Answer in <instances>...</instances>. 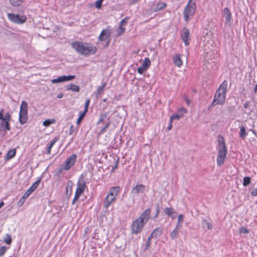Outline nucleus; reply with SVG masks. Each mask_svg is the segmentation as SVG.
Here are the masks:
<instances>
[{
  "label": "nucleus",
  "mask_w": 257,
  "mask_h": 257,
  "mask_svg": "<svg viewBox=\"0 0 257 257\" xmlns=\"http://www.w3.org/2000/svg\"><path fill=\"white\" fill-rule=\"evenodd\" d=\"M71 46L78 54L84 56L94 54L97 51L96 47L88 43L74 41Z\"/></svg>",
  "instance_id": "obj_1"
},
{
  "label": "nucleus",
  "mask_w": 257,
  "mask_h": 257,
  "mask_svg": "<svg viewBox=\"0 0 257 257\" xmlns=\"http://www.w3.org/2000/svg\"><path fill=\"white\" fill-rule=\"evenodd\" d=\"M218 153L217 157V164L220 166L222 165L226 158L227 150L223 137L219 136L218 137Z\"/></svg>",
  "instance_id": "obj_2"
},
{
  "label": "nucleus",
  "mask_w": 257,
  "mask_h": 257,
  "mask_svg": "<svg viewBox=\"0 0 257 257\" xmlns=\"http://www.w3.org/2000/svg\"><path fill=\"white\" fill-rule=\"evenodd\" d=\"M227 85V81L224 80L217 89L214 96L215 100H217V103L219 105H223L225 103Z\"/></svg>",
  "instance_id": "obj_3"
},
{
  "label": "nucleus",
  "mask_w": 257,
  "mask_h": 257,
  "mask_svg": "<svg viewBox=\"0 0 257 257\" xmlns=\"http://www.w3.org/2000/svg\"><path fill=\"white\" fill-rule=\"evenodd\" d=\"M84 179V176L83 174H81L79 178L76 185L77 186L74 197L72 202L73 204H74L79 199L80 196L84 192L85 188L87 187Z\"/></svg>",
  "instance_id": "obj_4"
},
{
  "label": "nucleus",
  "mask_w": 257,
  "mask_h": 257,
  "mask_svg": "<svg viewBox=\"0 0 257 257\" xmlns=\"http://www.w3.org/2000/svg\"><path fill=\"white\" fill-rule=\"evenodd\" d=\"M192 1H189L184 9L183 17L186 22L189 21L193 18L196 10V2H193Z\"/></svg>",
  "instance_id": "obj_5"
},
{
  "label": "nucleus",
  "mask_w": 257,
  "mask_h": 257,
  "mask_svg": "<svg viewBox=\"0 0 257 257\" xmlns=\"http://www.w3.org/2000/svg\"><path fill=\"white\" fill-rule=\"evenodd\" d=\"M145 224H146L144 223V222H142V221H141L140 219H136L131 224V233L133 234H137L140 233L142 231Z\"/></svg>",
  "instance_id": "obj_6"
},
{
  "label": "nucleus",
  "mask_w": 257,
  "mask_h": 257,
  "mask_svg": "<svg viewBox=\"0 0 257 257\" xmlns=\"http://www.w3.org/2000/svg\"><path fill=\"white\" fill-rule=\"evenodd\" d=\"M8 19L13 23L22 24L24 23L26 20L27 18L24 15L14 14L13 13H9L7 15Z\"/></svg>",
  "instance_id": "obj_7"
},
{
  "label": "nucleus",
  "mask_w": 257,
  "mask_h": 257,
  "mask_svg": "<svg viewBox=\"0 0 257 257\" xmlns=\"http://www.w3.org/2000/svg\"><path fill=\"white\" fill-rule=\"evenodd\" d=\"M111 32L109 29L103 30L98 37L100 41H106V46H107L110 41Z\"/></svg>",
  "instance_id": "obj_8"
},
{
  "label": "nucleus",
  "mask_w": 257,
  "mask_h": 257,
  "mask_svg": "<svg viewBox=\"0 0 257 257\" xmlns=\"http://www.w3.org/2000/svg\"><path fill=\"white\" fill-rule=\"evenodd\" d=\"M77 157V155L75 154L68 157L65 161V166L63 169L69 170L74 165L76 161Z\"/></svg>",
  "instance_id": "obj_9"
},
{
  "label": "nucleus",
  "mask_w": 257,
  "mask_h": 257,
  "mask_svg": "<svg viewBox=\"0 0 257 257\" xmlns=\"http://www.w3.org/2000/svg\"><path fill=\"white\" fill-rule=\"evenodd\" d=\"M146 187L143 184H138L134 187L131 193L134 196H139L140 194H143L145 192Z\"/></svg>",
  "instance_id": "obj_10"
},
{
  "label": "nucleus",
  "mask_w": 257,
  "mask_h": 257,
  "mask_svg": "<svg viewBox=\"0 0 257 257\" xmlns=\"http://www.w3.org/2000/svg\"><path fill=\"white\" fill-rule=\"evenodd\" d=\"M150 65L151 61L149 58H145L142 65L138 68V72L140 74H143V73L149 68Z\"/></svg>",
  "instance_id": "obj_11"
},
{
  "label": "nucleus",
  "mask_w": 257,
  "mask_h": 257,
  "mask_svg": "<svg viewBox=\"0 0 257 257\" xmlns=\"http://www.w3.org/2000/svg\"><path fill=\"white\" fill-rule=\"evenodd\" d=\"M111 193H108L103 201V207L106 210H107L111 203L115 200V197Z\"/></svg>",
  "instance_id": "obj_12"
},
{
  "label": "nucleus",
  "mask_w": 257,
  "mask_h": 257,
  "mask_svg": "<svg viewBox=\"0 0 257 257\" xmlns=\"http://www.w3.org/2000/svg\"><path fill=\"white\" fill-rule=\"evenodd\" d=\"M189 30L187 28H184L181 33V38L185 46L189 44Z\"/></svg>",
  "instance_id": "obj_13"
},
{
  "label": "nucleus",
  "mask_w": 257,
  "mask_h": 257,
  "mask_svg": "<svg viewBox=\"0 0 257 257\" xmlns=\"http://www.w3.org/2000/svg\"><path fill=\"white\" fill-rule=\"evenodd\" d=\"M151 208H147L146 209L139 217L137 218L138 219H140L141 221H142V222H144L145 224L147 223V222L148 221L149 219L151 217Z\"/></svg>",
  "instance_id": "obj_14"
},
{
  "label": "nucleus",
  "mask_w": 257,
  "mask_h": 257,
  "mask_svg": "<svg viewBox=\"0 0 257 257\" xmlns=\"http://www.w3.org/2000/svg\"><path fill=\"white\" fill-rule=\"evenodd\" d=\"M41 179H39L37 180L33 185L29 188V189L25 193L28 197L37 188L40 182Z\"/></svg>",
  "instance_id": "obj_15"
},
{
  "label": "nucleus",
  "mask_w": 257,
  "mask_h": 257,
  "mask_svg": "<svg viewBox=\"0 0 257 257\" xmlns=\"http://www.w3.org/2000/svg\"><path fill=\"white\" fill-rule=\"evenodd\" d=\"M164 211L165 214L171 217L173 219L176 218L177 214L175 209L172 208L166 207L164 209Z\"/></svg>",
  "instance_id": "obj_16"
},
{
  "label": "nucleus",
  "mask_w": 257,
  "mask_h": 257,
  "mask_svg": "<svg viewBox=\"0 0 257 257\" xmlns=\"http://www.w3.org/2000/svg\"><path fill=\"white\" fill-rule=\"evenodd\" d=\"M224 13L225 15V20L227 24H230L231 20V14L227 8L224 9Z\"/></svg>",
  "instance_id": "obj_17"
},
{
  "label": "nucleus",
  "mask_w": 257,
  "mask_h": 257,
  "mask_svg": "<svg viewBox=\"0 0 257 257\" xmlns=\"http://www.w3.org/2000/svg\"><path fill=\"white\" fill-rule=\"evenodd\" d=\"M19 113L28 114V104L24 100L22 101L21 104Z\"/></svg>",
  "instance_id": "obj_18"
},
{
  "label": "nucleus",
  "mask_w": 257,
  "mask_h": 257,
  "mask_svg": "<svg viewBox=\"0 0 257 257\" xmlns=\"http://www.w3.org/2000/svg\"><path fill=\"white\" fill-rule=\"evenodd\" d=\"M59 140L58 137H56L53 140H52L49 144L48 145L47 148V153L48 154H50L51 153V148L55 145V144Z\"/></svg>",
  "instance_id": "obj_19"
},
{
  "label": "nucleus",
  "mask_w": 257,
  "mask_h": 257,
  "mask_svg": "<svg viewBox=\"0 0 257 257\" xmlns=\"http://www.w3.org/2000/svg\"><path fill=\"white\" fill-rule=\"evenodd\" d=\"M105 86L106 83H103L101 86L97 87V90L94 92V94L96 97H98L100 94L103 93Z\"/></svg>",
  "instance_id": "obj_20"
},
{
  "label": "nucleus",
  "mask_w": 257,
  "mask_h": 257,
  "mask_svg": "<svg viewBox=\"0 0 257 257\" xmlns=\"http://www.w3.org/2000/svg\"><path fill=\"white\" fill-rule=\"evenodd\" d=\"M67 90H71L73 92H78L80 90L79 86L74 84H70L66 86Z\"/></svg>",
  "instance_id": "obj_21"
},
{
  "label": "nucleus",
  "mask_w": 257,
  "mask_h": 257,
  "mask_svg": "<svg viewBox=\"0 0 257 257\" xmlns=\"http://www.w3.org/2000/svg\"><path fill=\"white\" fill-rule=\"evenodd\" d=\"M163 232V229L161 227L156 228L152 232L155 238H158L160 237Z\"/></svg>",
  "instance_id": "obj_22"
},
{
  "label": "nucleus",
  "mask_w": 257,
  "mask_h": 257,
  "mask_svg": "<svg viewBox=\"0 0 257 257\" xmlns=\"http://www.w3.org/2000/svg\"><path fill=\"white\" fill-rule=\"evenodd\" d=\"M166 7V4L163 2H159L157 3L154 8V12H158L164 9Z\"/></svg>",
  "instance_id": "obj_23"
},
{
  "label": "nucleus",
  "mask_w": 257,
  "mask_h": 257,
  "mask_svg": "<svg viewBox=\"0 0 257 257\" xmlns=\"http://www.w3.org/2000/svg\"><path fill=\"white\" fill-rule=\"evenodd\" d=\"M0 128L5 130V131H10L11 125L10 122L2 121L0 123Z\"/></svg>",
  "instance_id": "obj_24"
},
{
  "label": "nucleus",
  "mask_w": 257,
  "mask_h": 257,
  "mask_svg": "<svg viewBox=\"0 0 257 257\" xmlns=\"http://www.w3.org/2000/svg\"><path fill=\"white\" fill-rule=\"evenodd\" d=\"M184 219V216L182 214H179L178 217V221L176 226V227L177 228L181 229L182 227V222H183Z\"/></svg>",
  "instance_id": "obj_25"
},
{
  "label": "nucleus",
  "mask_w": 257,
  "mask_h": 257,
  "mask_svg": "<svg viewBox=\"0 0 257 257\" xmlns=\"http://www.w3.org/2000/svg\"><path fill=\"white\" fill-rule=\"evenodd\" d=\"M174 63L178 67H180L182 65V61L179 55H176L173 58Z\"/></svg>",
  "instance_id": "obj_26"
},
{
  "label": "nucleus",
  "mask_w": 257,
  "mask_h": 257,
  "mask_svg": "<svg viewBox=\"0 0 257 257\" xmlns=\"http://www.w3.org/2000/svg\"><path fill=\"white\" fill-rule=\"evenodd\" d=\"M16 154V149H13L9 151L6 154V159L10 160L13 158Z\"/></svg>",
  "instance_id": "obj_27"
},
{
  "label": "nucleus",
  "mask_w": 257,
  "mask_h": 257,
  "mask_svg": "<svg viewBox=\"0 0 257 257\" xmlns=\"http://www.w3.org/2000/svg\"><path fill=\"white\" fill-rule=\"evenodd\" d=\"M19 120L21 124H25L28 120V114L19 113Z\"/></svg>",
  "instance_id": "obj_28"
},
{
  "label": "nucleus",
  "mask_w": 257,
  "mask_h": 257,
  "mask_svg": "<svg viewBox=\"0 0 257 257\" xmlns=\"http://www.w3.org/2000/svg\"><path fill=\"white\" fill-rule=\"evenodd\" d=\"M239 128V137L243 140L247 135V133L246 132L245 128L243 125L240 126Z\"/></svg>",
  "instance_id": "obj_29"
},
{
  "label": "nucleus",
  "mask_w": 257,
  "mask_h": 257,
  "mask_svg": "<svg viewBox=\"0 0 257 257\" xmlns=\"http://www.w3.org/2000/svg\"><path fill=\"white\" fill-rule=\"evenodd\" d=\"M179 230L180 228H177L176 227L172 231L170 234V237L172 240L176 239L178 236Z\"/></svg>",
  "instance_id": "obj_30"
},
{
  "label": "nucleus",
  "mask_w": 257,
  "mask_h": 257,
  "mask_svg": "<svg viewBox=\"0 0 257 257\" xmlns=\"http://www.w3.org/2000/svg\"><path fill=\"white\" fill-rule=\"evenodd\" d=\"M202 224L203 226L206 225L208 230L212 229V223L207 219L203 218L202 221Z\"/></svg>",
  "instance_id": "obj_31"
},
{
  "label": "nucleus",
  "mask_w": 257,
  "mask_h": 257,
  "mask_svg": "<svg viewBox=\"0 0 257 257\" xmlns=\"http://www.w3.org/2000/svg\"><path fill=\"white\" fill-rule=\"evenodd\" d=\"M120 190L119 187H113L110 188L108 193H112L111 194L113 195V196L115 197L118 194L119 191Z\"/></svg>",
  "instance_id": "obj_32"
},
{
  "label": "nucleus",
  "mask_w": 257,
  "mask_h": 257,
  "mask_svg": "<svg viewBox=\"0 0 257 257\" xmlns=\"http://www.w3.org/2000/svg\"><path fill=\"white\" fill-rule=\"evenodd\" d=\"M24 0H10V4L13 7H18L22 5Z\"/></svg>",
  "instance_id": "obj_33"
},
{
  "label": "nucleus",
  "mask_w": 257,
  "mask_h": 257,
  "mask_svg": "<svg viewBox=\"0 0 257 257\" xmlns=\"http://www.w3.org/2000/svg\"><path fill=\"white\" fill-rule=\"evenodd\" d=\"M65 82L64 76L58 77L56 79H53L51 80V82L53 84Z\"/></svg>",
  "instance_id": "obj_34"
},
{
  "label": "nucleus",
  "mask_w": 257,
  "mask_h": 257,
  "mask_svg": "<svg viewBox=\"0 0 257 257\" xmlns=\"http://www.w3.org/2000/svg\"><path fill=\"white\" fill-rule=\"evenodd\" d=\"M250 183V178L248 176L244 177L243 179V186L246 187Z\"/></svg>",
  "instance_id": "obj_35"
},
{
  "label": "nucleus",
  "mask_w": 257,
  "mask_h": 257,
  "mask_svg": "<svg viewBox=\"0 0 257 257\" xmlns=\"http://www.w3.org/2000/svg\"><path fill=\"white\" fill-rule=\"evenodd\" d=\"M4 242L7 244H10L12 243V238L11 235L6 234L4 238Z\"/></svg>",
  "instance_id": "obj_36"
},
{
  "label": "nucleus",
  "mask_w": 257,
  "mask_h": 257,
  "mask_svg": "<svg viewBox=\"0 0 257 257\" xmlns=\"http://www.w3.org/2000/svg\"><path fill=\"white\" fill-rule=\"evenodd\" d=\"M28 197L25 195V194L23 196V197L19 200V201L18 202V205L19 206H22L24 202H25L26 199H27Z\"/></svg>",
  "instance_id": "obj_37"
},
{
  "label": "nucleus",
  "mask_w": 257,
  "mask_h": 257,
  "mask_svg": "<svg viewBox=\"0 0 257 257\" xmlns=\"http://www.w3.org/2000/svg\"><path fill=\"white\" fill-rule=\"evenodd\" d=\"M111 123V122L110 121H108L106 124L102 128H101V129L99 131V132H98V134L99 135H102L103 134V133H104L105 132H106V128H107L110 124Z\"/></svg>",
  "instance_id": "obj_38"
},
{
  "label": "nucleus",
  "mask_w": 257,
  "mask_h": 257,
  "mask_svg": "<svg viewBox=\"0 0 257 257\" xmlns=\"http://www.w3.org/2000/svg\"><path fill=\"white\" fill-rule=\"evenodd\" d=\"M86 112H85V111H83V112H81L80 113L79 117H78V118L77 120V124H79L81 122L82 120L83 119V118L85 116Z\"/></svg>",
  "instance_id": "obj_39"
},
{
  "label": "nucleus",
  "mask_w": 257,
  "mask_h": 257,
  "mask_svg": "<svg viewBox=\"0 0 257 257\" xmlns=\"http://www.w3.org/2000/svg\"><path fill=\"white\" fill-rule=\"evenodd\" d=\"M183 117L182 114H174L171 115L170 119L172 120V121L174 119H178L179 120L180 118Z\"/></svg>",
  "instance_id": "obj_40"
},
{
  "label": "nucleus",
  "mask_w": 257,
  "mask_h": 257,
  "mask_svg": "<svg viewBox=\"0 0 257 257\" xmlns=\"http://www.w3.org/2000/svg\"><path fill=\"white\" fill-rule=\"evenodd\" d=\"M125 28L122 27V26L119 25V28L117 31V35L118 36H121L125 32Z\"/></svg>",
  "instance_id": "obj_41"
},
{
  "label": "nucleus",
  "mask_w": 257,
  "mask_h": 257,
  "mask_svg": "<svg viewBox=\"0 0 257 257\" xmlns=\"http://www.w3.org/2000/svg\"><path fill=\"white\" fill-rule=\"evenodd\" d=\"M11 119V115L8 112L6 113L5 114V117L3 116V118H2V121L8 122H9Z\"/></svg>",
  "instance_id": "obj_42"
},
{
  "label": "nucleus",
  "mask_w": 257,
  "mask_h": 257,
  "mask_svg": "<svg viewBox=\"0 0 257 257\" xmlns=\"http://www.w3.org/2000/svg\"><path fill=\"white\" fill-rule=\"evenodd\" d=\"M106 117H107V113L101 114L100 115L99 119L97 122V124H99V123H101L102 122H103Z\"/></svg>",
  "instance_id": "obj_43"
},
{
  "label": "nucleus",
  "mask_w": 257,
  "mask_h": 257,
  "mask_svg": "<svg viewBox=\"0 0 257 257\" xmlns=\"http://www.w3.org/2000/svg\"><path fill=\"white\" fill-rule=\"evenodd\" d=\"M73 184V182L72 181L69 180L68 181L67 186L66 187L67 192H68L69 188H70V191H72Z\"/></svg>",
  "instance_id": "obj_44"
},
{
  "label": "nucleus",
  "mask_w": 257,
  "mask_h": 257,
  "mask_svg": "<svg viewBox=\"0 0 257 257\" xmlns=\"http://www.w3.org/2000/svg\"><path fill=\"white\" fill-rule=\"evenodd\" d=\"M239 232L240 234H241V233H249V230L247 228H246V227H241L239 229Z\"/></svg>",
  "instance_id": "obj_45"
},
{
  "label": "nucleus",
  "mask_w": 257,
  "mask_h": 257,
  "mask_svg": "<svg viewBox=\"0 0 257 257\" xmlns=\"http://www.w3.org/2000/svg\"><path fill=\"white\" fill-rule=\"evenodd\" d=\"M7 247L5 246L0 247V256L3 255L6 252Z\"/></svg>",
  "instance_id": "obj_46"
},
{
  "label": "nucleus",
  "mask_w": 257,
  "mask_h": 257,
  "mask_svg": "<svg viewBox=\"0 0 257 257\" xmlns=\"http://www.w3.org/2000/svg\"><path fill=\"white\" fill-rule=\"evenodd\" d=\"M64 77L65 81H68L73 79L75 77V75H68V76L64 75Z\"/></svg>",
  "instance_id": "obj_47"
},
{
  "label": "nucleus",
  "mask_w": 257,
  "mask_h": 257,
  "mask_svg": "<svg viewBox=\"0 0 257 257\" xmlns=\"http://www.w3.org/2000/svg\"><path fill=\"white\" fill-rule=\"evenodd\" d=\"M103 0H98L95 2V7L97 9H100L102 6V3Z\"/></svg>",
  "instance_id": "obj_48"
},
{
  "label": "nucleus",
  "mask_w": 257,
  "mask_h": 257,
  "mask_svg": "<svg viewBox=\"0 0 257 257\" xmlns=\"http://www.w3.org/2000/svg\"><path fill=\"white\" fill-rule=\"evenodd\" d=\"M89 103H90V100L87 99L85 103L84 109L83 111H84L85 112H87Z\"/></svg>",
  "instance_id": "obj_49"
},
{
  "label": "nucleus",
  "mask_w": 257,
  "mask_h": 257,
  "mask_svg": "<svg viewBox=\"0 0 257 257\" xmlns=\"http://www.w3.org/2000/svg\"><path fill=\"white\" fill-rule=\"evenodd\" d=\"M129 19V17H125L123 19H122L119 23V25L120 26H122L123 25H124L125 23H126L127 21Z\"/></svg>",
  "instance_id": "obj_50"
},
{
  "label": "nucleus",
  "mask_w": 257,
  "mask_h": 257,
  "mask_svg": "<svg viewBox=\"0 0 257 257\" xmlns=\"http://www.w3.org/2000/svg\"><path fill=\"white\" fill-rule=\"evenodd\" d=\"M7 134V131H5V130L0 128V136L2 137H4Z\"/></svg>",
  "instance_id": "obj_51"
},
{
  "label": "nucleus",
  "mask_w": 257,
  "mask_h": 257,
  "mask_svg": "<svg viewBox=\"0 0 257 257\" xmlns=\"http://www.w3.org/2000/svg\"><path fill=\"white\" fill-rule=\"evenodd\" d=\"M151 240L147 239L146 243L145 249H146V250L148 249V248H149V247L151 245Z\"/></svg>",
  "instance_id": "obj_52"
},
{
  "label": "nucleus",
  "mask_w": 257,
  "mask_h": 257,
  "mask_svg": "<svg viewBox=\"0 0 257 257\" xmlns=\"http://www.w3.org/2000/svg\"><path fill=\"white\" fill-rule=\"evenodd\" d=\"M51 122L49 119L43 121V124L44 126H47L51 124Z\"/></svg>",
  "instance_id": "obj_53"
},
{
  "label": "nucleus",
  "mask_w": 257,
  "mask_h": 257,
  "mask_svg": "<svg viewBox=\"0 0 257 257\" xmlns=\"http://www.w3.org/2000/svg\"><path fill=\"white\" fill-rule=\"evenodd\" d=\"M118 163H119V158H118L117 159V160L115 162L114 166L112 167V171H113L114 169L117 168Z\"/></svg>",
  "instance_id": "obj_54"
},
{
  "label": "nucleus",
  "mask_w": 257,
  "mask_h": 257,
  "mask_svg": "<svg viewBox=\"0 0 257 257\" xmlns=\"http://www.w3.org/2000/svg\"><path fill=\"white\" fill-rule=\"evenodd\" d=\"M75 131V128L73 125H71L70 127L69 131V135H72Z\"/></svg>",
  "instance_id": "obj_55"
},
{
  "label": "nucleus",
  "mask_w": 257,
  "mask_h": 257,
  "mask_svg": "<svg viewBox=\"0 0 257 257\" xmlns=\"http://www.w3.org/2000/svg\"><path fill=\"white\" fill-rule=\"evenodd\" d=\"M179 112L182 113H185L187 112V110L186 108L182 107L179 109Z\"/></svg>",
  "instance_id": "obj_56"
},
{
  "label": "nucleus",
  "mask_w": 257,
  "mask_h": 257,
  "mask_svg": "<svg viewBox=\"0 0 257 257\" xmlns=\"http://www.w3.org/2000/svg\"><path fill=\"white\" fill-rule=\"evenodd\" d=\"M250 194L253 196H257V188L254 189L252 191H251Z\"/></svg>",
  "instance_id": "obj_57"
},
{
  "label": "nucleus",
  "mask_w": 257,
  "mask_h": 257,
  "mask_svg": "<svg viewBox=\"0 0 257 257\" xmlns=\"http://www.w3.org/2000/svg\"><path fill=\"white\" fill-rule=\"evenodd\" d=\"M216 104H218V103H217V100L216 99L215 100V98H214L211 104V106H214Z\"/></svg>",
  "instance_id": "obj_58"
},
{
  "label": "nucleus",
  "mask_w": 257,
  "mask_h": 257,
  "mask_svg": "<svg viewBox=\"0 0 257 257\" xmlns=\"http://www.w3.org/2000/svg\"><path fill=\"white\" fill-rule=\"evenodd\" d=\"M172 120H171L170 119L169 120V125L168 126V130H170L171 128H172Z\"/></svg>",
  "instance_id": "obj_59"
},
{
  "label": "nucleus",
  "mask_w": 257,
  "mask_h": 257,
  "mask_svg": "<svg viewBox=\"0 0 257 257\" xmlns=\"http://www.w3.org/2000/svg\"><path fill=\"white\" fill-rule=\"evenodd\" d=\"M249 102L248 101H246L245 103L243 104V107L245 108H247L248 107Z\"/></svg>",
  "instance_id": "obj_60"
},
{
  "label": "nucleus",
  "mask_w": 257,
  "mask_h": 257,
  "mask_svg": "<svg viewBox=\"0 0 257 257\" xmlns=\"http://www.w3.org/2000/svg\"><path fill=\"white\" fill-rule=\"evenodd\" d=\"M185 101H186V102L188 106H189V105H190L191 102H190V100H189L187 97H186L185 98Z\"/></svg>",
  "instance_id": "obj_61"
},
{
  "label": "nucleus",
  "mask_w": 257,
  "mask_h": 257,
  "mask_svg": "<svg viewBox=\"0 0 257 257\" xmlns=\"http://www.w3.org/2000/svg\"><path fill=\"white\" fill-rule=\"evenodd\" d=\"M159 213H160V211L156 210V214L155 215V216L153 217L154 219H155V218H156L158 217V216L159 214Z\"/></svg>",
  "instance_id": "obj_62"
},
{
  "label": "nucleus",
  "mask_w": 257,
  "mask_h": 257,
  "mask_svg": "<svg viewBox=\"0 0 257 257\" xmlns=\"http://www.w3.org/2000/svg\"><path fill=\"white\" fill-rule=\"evenodd\" d=\"M155 237L153 234L151 233V234L148 236L147 239L151 240V239Z\"/></svg>",
  "instance_id": "obj_63"
},
{
  "label": "nucleus",
  "mask_w": 257,
  "mask_h": 257,
  "mask_svg": "<svg viewBox=\"0 0 257 257\" xmlns=\"http://www.w3.org/2000/svg\"><path fill=\"white\" fill-rule=\"evenodd\" d=\"M3 113H4V109H2L0 111V119L2 120V118H3Z\"/></svg>",
  "instance_id": "obj_64"
}]
</instances>
